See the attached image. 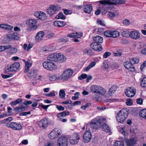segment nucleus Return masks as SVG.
<instances>
[{
	"instance_id": "f257e3e1",
	"label": "nucleus",
	"mask_w": 146,
	"mask_h": 146,
	"mask_svg": "<svg viewBox=\"0 0 146 146\" xmlns=\"http://www.w3.org/2000/svg\"><path fill=\"white\" fill-rule=\"evenodd\" d=\"M105 120L104 119L95 118L86 124V128L89 130L98 129L100 127L103 121Z\"/></svg>"
},
{
	"instance_id": "f03ea898",
	"label": "nucleus",
	"mask_w": 146,
	"mask_h": 146,
	"mask_svg": "<svg viewBox=\"0 0 146 146\" xmlns=\"http://www.w3.org/2000/svg\"><path fill=\"white\" fill-rule=\"evenodd\" d=\"M128 114L127 109H122L119 111L117 115L116 118L117 121L120 123L123 122L127 117Z\"/></svg>"
},
{
	"instance_id": "7ed1b4c3",
	"label": "nucleus",
	"mask_w": 146,
	"mask_h": 146,
	"mask_svg": "<svg viewBox=\"0 0 146 146\" xmlns=\"http://www.w3.org/2000/svg\"><path fill=\"white\" fill-rule=\"evenodd\" d=\"M61 9V7L58 5H51L47 9L46 12L50 16H52L56 13Z\"/></svg>"
},
{
	"instance_id": "20e7f679",
	"label": "nucleus",
	"mask_w": 146,
	"mask_h": 146,
	"mask_svg": "<svg viewBox=\"0 0 146 146\" xmlns=\"http://www.w3.org/2000/svg\"><path fill=\"white\" fill-rule=\"evenodd\" d=\"M90 89L92 92L104 95L106 93L105 90L103 87L96 85L92 86Z\"/></svg>"
},
{
	"instance_id": "39448f33",
	"label": "nucleus",
	"mask_w": 146,
	"mask_h": 146,
	"mask_svg": "<svg viewBox=\"0 0 146 146\" xmlns=\"http://www.w3.org/2000/svg\"><path fill=\"white\" fill-rule=\"evenodd\" d=\"M62 133L61 129L58 128H56L53 129L49 134V137L51 139L57 138Z\"/></svg>"
},
{
	"instance_id": "423d86ee",
	"label": "nucleus",
	"mask_w": 146,
	"mask_h": 146,
	"mask_svg": "<svg viewBox=\"0 0 146 146\" xmlns=\"http://www.w3.org/2000/svg\"><path fill=\"white\" fill-rule=\"evenodd\" d=\"M68 138L65 136H60L57 140V146H68Z\"/></svg>"
},
{
	"instance_id": "0eeeda50",
	"label": "nucleus",
	"mask_w": 146,
	"mask_h": 146,
	"mask_svg": "<svg viewBox=\"0 0 146 146\" xmlns=\"http://www.w3.org/2000/svg\"><path fill=\"white\" fill-rule=\"evenodd\" d=\"M20 67L19 63L17 62H16L13 64L7 66L5 71V72H15L17 71Z\"/></svg>"
},
{
	"instance_id": "6e6552de",
	"label": "nucleus",
	"mask_w": 146,
	"mask_h": 146,
	"mask_svg": "<svg viewBox=\"0 0 146 146\" xmlns=\"http://www.w3.org/2000/svg\"><path fill=\"white\" fill-rule=\"evenodd\" d=\"M36 21L33 19H31L27 20L26 22V24L29 27L27 29V30L33 31L35 30L37 28L36 25Z\"/></svg>"
},
{
	"instance_id": "1a4fd4ad",
	"label": "nucleus",
	"mask_w": 146,
	"mask_h": 146,
	"mask_svg": "<svg viewBox=\"0 0 146 146\" xmlns=\"http://www.w3.org/2000/svg\"><path fill=\"white\" fill-rule=\"evenodd\" d=\"M42 65L45 68L50 70L56 69L57 67L54 63L48 61L44 62L43 63Z\"/></svg>"
},
{
	"instance_id": "9d476101",
	"label": "nucleus",
	"mask_w": 146,
	"mask_h": 146,
	"mask_svg": "<svg viewBox=\"0 0 146 146\" xmlns=\"http://www.w3.org/2000/svg\"><path fill=\"white\" fill-rule=\"evenodd\" d=\"M73 71L70 69H67L63 73L62 75L61 79L63 81L68 80L73 74Z\"/></svg>"
},
{
	"instance_id": "9b49d317",
	"label": "nucleus",
	"mask_w": 146,
	"mask_h": 146,
	"mask_svg": "<svg viewBox=\"0 0 146 146\" xmlns=\"http://www.w3.org/2000/svg\"><path fill=\"white\" fill-rule=\"evenodd\" d=\"M48 123V120L47 119L43 118L38 122V124L40 128L44 129L47 127Z\"/></svg>"
},
{
	"instance_id": "f8f14e48",
	"label": "nucleus",
	"mask_w": 146,
	"mask_h": 146,
	"mask_svg": "<svg viewBox=\"0 0 146 146\" xmlns=\"http://www.w3.org/2000/svg\"><path fill=\"white\" fill-rule=\"evenodd\" d=\"M7 126L8 128H11L13 130H18L22 128L21 124L14 122H11L7 124Z\"/></svg>"
},
{
	"instance_id": "ddd939ff",
	"label": "nucleus",
	"mask_w": 146,
	"mask_h": 146,
	"mask_svg": "<svg viewBox=\"0 0 146 146\" xmlns=\"http://www.w3.org/2000/svg\"><path fill=\"white\" fill-rule=\"evenodd\" d=\"M136 91L134 88L130 87L128 88L125 91L126 95L129 97H133L135 94Z\"/></svg>"
},
{
	"instance_id": "4468645a",
	"label": "nucleus",
	"mask_w": 146,
	"mask_h": 146,
	"mask_svg": "<svg viewBox=\"0 0 146 146\" xmlns=\"http://www.w3.org/2000/svg\"><path fill=\"white\" fill-rule=\"evenodd\" d=\"M80 139V137L78 134L74 133L70 138L69 140L70 143L72 145L77 144Z\"/></svg>"
},
{
	"instance_id": "2eb2a0df",
	"label": "nucleus",
	"mask_w": 146,
	"mask_h": 146,
	"mask_svg": "<svg viewBox=\"0 0 146 146\" xmlns=\"http://www.w3.org/2000/svg\"><path fill=\"white\" fill-rule=\"evenodd\" d=\"M92 135L90 132L89 131L84 132L83 135V141L85 143L89 142L91 140Z\"/></svg>"
},
{
	"instance_id": "dca6fc26",
	"label": "nucleus",
	"mask_w": 146,
	"mask_h": 146,
	"mask_svg": "<svg viewBox=\"0 0 146 146\" xmlns=\"http://www.w3.org/2000/svg\"><path fill=\"white\" fill-rule=\"evenodd\" d=\"M90 46L91 48L96 51H100L102 50L101 44L96 42H92L90 44Z\"/></svg>"
},
{
	"instance_id": "f3484780",
	"label": "nucleus",
	"mask_w": 146,
	"mask_h": 146,
	"mask_svg": "<svg viewBox=\"0 0 146 146\" xmlns=\"http://www.w3.org/2000/svg\"><path fill=\"white\" fill-rule=\"evenodd\" d=\"M129 36L134 39H138L140 37V33L137 30L131 31L130 33Z\"/></svg>"
},
{
	"instance_id": "a211bd4d",
	"label": "nucleus",
	"mask_w": 146,
	"mask_h": 146,
	"mask_svg": "<svg viewBox=\"0 0 146 146\" xmlns=\"http://www.w3.org/2000/svg\"><path fill=\"white\" fill-rule=\"evenodd\" d=\"M124 66L126 69L132 72H134L135 71V69L134 66L129 62L127 61L124 62Z\"/></svg>"
},
{
	"instance_id": "6ab92c4d",
	"label": "nucleus",
	"mask_w": 146,
	"mask_h": 146,
	"mask_svg": "<svg viewBox=\"0 0 146 146\" xmlns=\"http://www.w3.org/2000/svg\"><path fill=\"white\" fill-rule=\"evenodd\" d=\"M35 15L42 21L45 20L46 19V14L44 12L40 11V12H36L35 13Z\"/></svg>"
},
{
	"instance_id": "aec40b11",
	"label": "nucleus",
	"mask_w": 146,
	"mask_h": 146,
	"mask_svg": "<svg viewBox=\"0 0 146 146\" xmlns=\"http://www.w3.org/2000/svg\"><path fill=\"white\" fill-rule=\"evenodd\" d=\"M66 60V58L63 54L60 53H56V62L62 63Z\"/></svg>"
},
{
	"instance_id": "412c9836",
	"label": "nucleus",
	"mask_w": 146,
	"mask_h": 146,
	"mask_svg": "<svg viewBox=\"0 0 146 146\" xmlns=\"http://www.w3.org/2000/svg\"><path fill=\"white\" fill-rule=\"evenodd\" d=\"M118 1V0H105L100 1V3L103 5H115Z\"/></svg>"
},
{
	"instance_id": "4be33fe9",
	"label": "nucleus",
	"mask_w": 146,
	"mask_h": 146,
	"mask_svg": "<svg viewBox=\"0 0 146 146\" xmlns=\"http://www.w3.org/2000/svg\"><path fill=\"white\" fill-rule=\"evenodd\" d=\"M137 141L136 138H130L126 141V144L127 146H133L136 144Z\"/></svg>"
},
{
	"instance_id": "5701e85b",
	"label": "nucleus",
	"mask_w": 146,
	"mask_h": 146,
	"mask_svg": "<svg viewBox=\"0 0 146 146\" xmlns=\"http://www.w3.org/2000/svg\"><path fill=\"white\" fill-rule=\"evenodd\" d=\"M37 74L36 71L34 69H31L29 72L28 76L30 78H35Z\"/></svg>"
},
{
	"instance_id": "b1692460",
	"label": "nucleus",
	"mask_w": 146,
	"mask_h": 146,
	"mask_svg": "<svg viewBox=\"0 0 146 146\" xmlns=\"http://www.w3.org/2000/svg\"><path fill=\"white\" fill-rule=\"evenodd\" d=\"M44 32L43 31L38 32L36 36L35 40L36 41H38L42 40L44 36Z\"/></svg>"
},
{
	"instance_id": "393cba45",
	"label": "nucleus",
	"mask_w": 146,
	"mask_h": 146,
	"mask_svg": "<svg viewBox=\"0 0 146 146\" xmlns=\"http://www.w3.org/2000/svg\"><path fill=\"white\" fill-rule=\"evenodd\" d=\"M82 33H78L76 32L73 33H70L68 34L67 35V36L68 37L71 38H74L75 37H77L78 38H79L81 37L82 35Z\"/></svg>"
},
{
	"instance_id": "a878e982",
	"label": "nucleus",
	"mask_w": 146,
	"mask_h": 146,
	"mask_svg": "<svg viewBox=\"0 0 146 146\" xmlns=\"http://www.w3.org/2000/svg\"><path fill=\"white\" fill-rule=\"evenodd\" d=\"M54 24L55 26L59 27L64 26L66 25V23L64 21H54Z\"/></svg>"
},
{
	"instance_id": "bb28decb",
	"label": "nucleus",
	"mask_w": 146,
	"mask_h": 146,
	"mask_svg": "<svg viewBox=\"0 0 146 146\" xmlns=\"http://www.w3.org/2000/svg\"><path fill=\"white\" fill-rule=\"evenodd\" d=\"M93 39L94 42H96L98 43H101L103 42V38L99 36H96L93 37Z\"/></svg>"
},
{
	"instance_id": "cd10ccee",
	"label": "nucleus",
	"mask_w": 146,
	"mask_h": 146,
	"mask_svg": "<svg viewBox=\"0 0 146 146\" xmlns=\"http://www.w3.org/2000/svg\"><path fill=\"white\" fill-rule=\"evenodd\" d=\"M92 9L91 4L87 5L84 6V11L86 13H90Z\"/></svg>"
},
{
	"instance_id": "c85d7f7f",
	"label": "nucleus",
	"mask_w": 146,
	"mask_h": 146,
	"mask_svg": "<svg viewBox=\"0 0 146 146\" xmlns=\"http://www.w3.org/2000/svg\"><path fill=\"white\" fill-rule=\"evenodd\" d=\"M56 53L52 54L47 57V60L50 61L56 62Z\"/></svg>"
},
{
	"instance_id": "c756f323",
	"label": "nucleus",
	"mask_w": 146,
	"mask_h": 146,
	"mask_svg": "<svg viewBox=\"0 0 146 146\" xmlns=\"http://www.w3.org/2000/svg\"><path fill=\"white\" fill-rule=\"evenodd\" d=\"M7 37L9 39L17 40L19 37L15 34V33L12 34H9L7 35Z\"/></svg>"
},
{
	"instance_id": "7c9ffc66",
	"label": "nucleus",
	"mask_w": 146,
	"mask_h": 146,
	"mask_svg": "<svg viewBox=\"0 0 146 146\" xmlns=\"http://www.w3.org/2000/svg\"><path fill=\"white\" fill-rule=\"evenodd\" d=\"M70 113L68 111H64L57 114V117H63L69 115Z\"/></svg>"
},
{
	"instance_id": "2f4dec72",
	"label": "nucleus",
	"mask_w": 146,
	"mask_h": 146,
	"mask_svg": "<svg viewBox=\"0 0 146 146\" xmlns=\"http://www.w3.org/2000/svg\"><path fill=\"white\" fill-rule=\"evenodd\" d=\"M32 63L30 61H28L25 62V67L24 71L25 72H28L29 68L31 66Z\"/></svg>"
},
{
	"instance_id": "473e14b6",
	"label": "nucleus",
	"mask_w": 146,
	"mask_h": 146,
	"mask_svg": "<svg viewBox=\"0 0 146 146\" xmlns=\"http://www.w3.org/2000/svg\"><path fill=\"white\" fill-rule=\"evenodd\" d=\"M96 65V62H91L88 66L85 68L84 69V70L85 71H88L91 68L94 67Z\"/></svg>"
},
{
	"instance_id": "72a5a7b5",
	"label": "nucleus",
	"mask_w": 146,
	"mask_h": 146,
	"mask_svg": "<svg viewBox=\"0 0 146 146\" xmlns=\"http://www.w3.org/2000/svg\"><path fill=\"white\" fill-rule=\"evenodd\" d=\"M129 31L127 30L124 29L121 30L122 35L124 37H128L129 36L130 34Z\"/></svg>"
},
{
	"instance_id": "f704fd0d",
	"label": "nucleus",
	"mask_w": 146,
	"mask_h": 146,
	"mask_svg": "<svg viewBox=\"0 0 146 146\" xmlns=\"http://www.w3.org/2000/svg\"><path fill=\"white\" fill-rule=\"evenodd\" d=\"M103 130L107 132H109L110 131V127L106 123H104L101 125Z\"/></svg>"
},
{
	"instance_id": "c9c22d12",
	"label": "nucleus",
	"mask_w": 146,
	"mask_h": 146,
	"mask_svg": "<svg viewBox=\"0 0 146 146\" xmlns=\"http://www.w3.org/2000/svg\"><path fill=\"white\" fill-rule=\"evenodd\" d=\"M84 53L89 56H91L93 54L92 50L90 48L85 49L83 50Z\"/></svg>"
},
{
	"instance_id": "e433bc0d",
	"label": "nucleus",
	"mask_w": 146,
	"mask_h": 146,
	"mask_svg": "<svg viewBox=\"0 0 146 146\" xmlns=\"http://www.w3.org/2000/svg\"><path fill=\"white\" fill-rule=\"evenodd\" d=\"M14 110L16 112H20L24 111L25 110V108L24 106L17 107L14 108Z\"/></svg>"
},
{
	"instance_id": "4c0bfd02",
	"label": "nucleus",
	"mask_w": 146,
	"mask_h": 146,
	"mask_svg": "<svg viewBox=\"0 0 146 146\" xmlns=\"http://www.w3.org/2000/svg\"><path fill=\"white\" fill-rule=\"evenodd\" d=\"M22 100H23L21 98H19L15 101L11 102L10 104L12 106H15L21 103Z\"/></svg>"
},
{
	"instance_id": "58836bf2",
	"label": "nucleus",
	"mask_w": 146,
	"mask_h": 146,
	"mask_svg": "<svg viewBox=\"0 0 146 146\" xmlns=\"http://www.w3.org/2000/svg\"><path fill=\"white\" fill-rule=\"evenodd\" d=\"M139 115L140 117L146 119V109H143L141 110L140 111Z\"/></svg>"
},
{
	"instance_id": "ea45409f",
	"label": "nucleus",
	"mask_w": 146,
	"mask_h": 146,
	"mask_svg": "<svg viewBox=\"0 0 146 146\" xmlns=\"http://www.w3.org/2000/svg\"><path fill=\"white\" fill-rule=\"evenodd\" d=\"M129 61L132 64H136L139 62V59L137 58H133L130 59Z\"/></svg>"
},
{
	"instance_id": "a19ab883",
	"label": "nucleus",
	"mask_w": 146,
	"mask_h": 146,
	"mask_svg": "<svg viewBox=\"0 0 146 146\" xmlns=\"http://www.w3.org/2000/svg\"><path fill=\"white\" fill-rule=\"evenodd\" d=\"M55 18L56 19H61L63 20L66 19L65 16L62 12H60L57 15H56Z\"/></svg>"
},
{
	"instance_id": "79ce46f5",
	"label": "nucleus",
	"mask_w": 146,
	"mask_h": 146,
	"mask_svg": "<svg viewBox=\"0 0 146 146\" xmlns=\"http://www.w3.org/2000/svg\"><path fill=\"white\" fill-rule=\"evenodd\" d=\"M59 96L61 99H63L65 98L66 96L65 91L64 90H60L59 94Z\"/></svg>"
},
{
	"instance_id": "37998d69",
	"label": "nucleus",
	"mask_w": 146,
	"mask_h": 146,
	"mask_svg": "<svg viewBox=\"0 0 146 146\" xmlns=\"http://www.w3.org/2000/svg\"><path fill=\"white\" fill-rule=\"evenodd\" d=\"M112 31L107 30L104 33V35L106 37H111Z\"/></svg>"
},
{
	"instance_id": "c03bdc74",
	"label": "nucleus",
	"mask_w": 146,
	"mask_h": 146,
	"mask_svg": "<svg viewBox=\"0 0 146 146\" xmlns=\"http://www.w3.org/2000/svg\"><path fill=\"white\" fill-rule=\"evenodd\" d=\"M119 35V33L117 31H112L111 37L113 38H116L118 37Z\"/></svg>"
},
{
	"instance_id": "a18cd8bd",
	"label": "nucleus",
	"mask_w": 146,
	"mask_h": 146,
	"mask_svg": "<svg viewBox=\"0 0 146 146\" xmlns=\"http://www.w3.org/2000/svg\"><path fill=\"white\" fill-rule=\"evenodd\" d=\"M116 90V88L115 86H112L110 89L109 93L110 95L113 94Z\"/></svg>"
},
{
	"instance_id": "49530a36",
	"label": "nucleus",
	"mask_w": 146,
	"mask_h": 146,
	"mask_svg": "<svg viewBox=\"0 0 146 146\" xmlns=\"http://www.w3.org/2000/svg\"><path fill=\"white\" fill-rule=\"evenodd\" d=\"M9 53L10 54H14L16 53L17 52V49L15 48H11Z\"/></svg>"
},
{
	"instance_id": "de8ad7c7",
	"label": "nucleus",
	"mask_w": 146,
	"mask_h": 146,
	"mask_svg": "<svg viewBox=\"0 0 146 146\" xmlns=\"http://www.w3.org/2000/svg\"><path fill=\"white\" fill-rule=\"evenodd\" d=\"M141 85L142 87H144L146 86V77H144L141 80Z\"/></svg>"
},
{
	"instance_id": "09e8293b",
	"label": "nucleus",
	"mask_w": 146,
	"mask_h": 146,
	"mask_svg": "<svg viewBox=\"0 0 146 146\" xmlns=\"http://www.w3.org/2000/svg\"><path fill=\"white\" fill-rule=\"evenodd\" d=\"M114 145L115 146H124L123 142L122 141H119L115 142Z\"/></svg>"
},
{
	"instance_id": "8fccbe9b",
	"label": "nucleus",
	"mask_w": 146,
	"mask_h": 146,
	"mask_svg": "<svg viewBox=\"0 0 146 146\" xmlns=\"http://www.w3.org/2000/svg\"><path fill=\"white\" fill-rule=\"evenodd\" d=\"M80 95V93L78 92H76L74 95L75 96L72 97V99L73 100H76L79 98V96Z\"/></svg>"
},
{
	"instance_id": "3c124183",
	"label": "nucleus",
	"mask_w": 146,
	"mask_h": 146,
	"mask_svg": "<svg viewBox=\"0 0 146 146\" xmlns=\"http://www.w3.org/2000/svg\"><path fill=\"white\" fill-rule=\"evenodd\" d=\"M1 76L4 79H6L13 76V74H11L8 75H5L3 74H1Z\"/></svg>"
},
{
	"instance_id": "603ef678",
	"label": "nucleus",
	"mask_w": 146,
	"mask_h": 146,
	"mask_svg": "<svg viewBox=\"0 0 146 146\" xmlns=\"http://www.w3.org/2000/svg\"><path fill=\"white\" fill-rule=\"evenodd\" d=\"M132 101L131 98H128L126 100V103L127 106H131L132 104Z\"/></svg>"
},
{
	"instance_id": "864d4df0",
	"label": "nucleus",
	"mask_w": 146,
	"mask_h": 146,
	"mask_svg": "<svg viewBox=\"0 0 146 146\" xmlns=\"http://www.w3.org/2000/svg\"><path fill=\"white\" fill-rule=\"evenodd\" d=\"M59 41L62 42H66L68 41V39L67 37L61 38L59 39Z\"/></svg>"
},
{
	"instance_id": "5fc2aeb1",
	"label": "nucleus",
	"mask_w": 146,
	"mask_h": 146,
	"mask_svg": "<svg viewBox=\"0 0 146 146\" xmlns=\"http://www.w3.org/2000/svg\"><path fill=\"white\" fill-rule=\"evenodd\" d=\"M57 79V77L55 75H53L50 77L49 80L52 81H53L56 80Z\"/></svg>"
},
{
	"instance_id": "6e6d98bb",
	"label": "nucleus",
	"mask_w": 146,
	"mask_h": 146,
	"mask_svg": "<svg viewBox=\"0 0 146 146\" xmlns=\"http://www.w3.org/2000/svg\"><path fill=\"white\" fill-rule=\"evenodd\" d=\"M123 24L125 25H128L130 24L129 21L128 19H125L123 21Z\"/></svg>"
},
{
	"instance_id": "4d7b16f0",
	"label": "nucleus",
	"mask_w": 146,
	"mask_h": 146,
	"mask_svg": "<svg viewBox=\"0 0 146 146\" xmlns=\"http://www.w3.org/2000/svg\"><path fill=\"white\" fill-rule=\"evenodd\" d=\"M109 18L112 19L115 17V14L113 12H110L108 13Z\"/></svg>"
},
{
	"instance_id": "13d9d810",
	"label": "nucleus",
	"mask_w": 146,
	"mask_h": 146,
	"mask_svg": "<svg viewBox=\"0 0 146 146\" xmlns=\"http://www.w3.org/2000/svg\"><path fill=\"white\" fill-rule=\"evenodd\" d=\"M103 8H101V7L99 9H97L95 12V14L97 15H99L101 12V11L103 10Z\"/></svg>"
},
{
	"instance_id": "bf43d9fd",
	"label": "nucleus",
	"mask_w": 146,
	"mask_h": 146,
	"mask_svg": "<svg viewBox=\"0 0 146 146\" xmlns=\"http://www.w3.org/2000/svg\"><path fill=\"white\" fill-rule=\"evenodd\" d=\"M56 108L59 111H63L64 110V107L62 106H58L57 105L56 106Z\"/></svg>"
},
{
	"instance_id": "052dcab7",
	"label": "nucleus",
	"mask_w": 146,
	"mask_h": 146,
	"mask_svg": "<svg viewBox=\"0 0 146 146\" xmlns=\"http://www.w3.org/2000/svg\"><path fill=\"white\" fill-rule=\"evenodd\" d=\"M31 114V112L29 111L27 112H23L20 113V116H25L27 115L30 114Z\"/></svg>"
},
{
	"instance_id": "680f3d73",
	"label": "nucleus",
	"mask_w": 146,
	"mask_h": 146,
	"mask_svg": "<svg viewBox=\"0 0 146 146\" xmlns=\"http://www.w3.org/2000/svg\"><path fill=\"white\" fill-rule=\"evenodd\" d=\"M64 12L65 14L66 15L70 14L72 13V11L71 10H68L67 9H63Z\"/></svg>"
},
{
	"instance_id": "e2e57ef3",
	"label": "nucleus",
	"mask_w": 146,
	"mask_h": 146,
	"mask_svg": "<svg viewBox=\"0 0 146 146\" xmlns=\"http://www.w3.org/2000/svg\"><path fill=\"white\" fill-rule=\"evenodd\" d=\"M103 66L104 67V68L106 70H107L108 69L109 66L108 64L106 62H103Z\"/></svg>"
},
{
	"instance_id": "0e129e2a",
	"label": "nucleus",
	"mask_w": 146,
	"mask_h": 146,
	"mask_svg": "<svg viewBox=\"0 0 146 146\" xmlns=\"http://www.w3.org/2000/svg\"><path fill=\"white\" fill-rule=\"evenodd\" d=\"M87 75L86 74H81L80 76V77H78V79L79 80H81L82 79H82H85L87 78Z\"/></svg>"
},
{
	"instance_id": "69168bd1",
	"label": "nucleus",
	"mask_w": 146,
	"mask_h": 146,
	"mask_svg": "<svg viewBox=\"0 0 146 146\" xmlns=\"http://www.w3.org/2000/svg\"><path fill=\"white\" fill-rule=\"evenodd\" d=\"M7 24H2L0 25V28L6 30H7Z\"/></svg>"
},
{
	"instance_id": "338daca9",
	"label": "nucleus",
	"mask_w": 146,
	"mask_h": 146,
	"mask_svg": "<svg viewBox=\"0 0 146 146\" xmlns=\"http://www.w3.org/2000/svg\"><path fill=\"white\" fill-rule=\"evenodd\" d=\"M111 55V53L109 52H106L103 55V57L106 58Z\"/></svg>"
},
{
	"instance_id": "774afa93",
	"label": "nucleus",
	"mask_w": 146,
	"mask_h": 146,
	"mask_svg": "<svg viewBox=\"0 0 146 146\" xmlns=\"http://www.w3.org/2000/svg\"><path fill=\"white\" fill-rule=\"evenodd\" d=\"M97 23L98 24L103 26H104L105 25V24H104L103 22L100 20L98 19L97 21Z\"/></svg>"
}]
</instances>
